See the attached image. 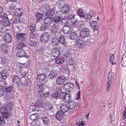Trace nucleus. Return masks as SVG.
<instances>
[{
  "instance_id": "f257e3e1",
  "label": "nucleus",
  "mask_w": 126,
  "mask_h": 126,
  "mask_svg": "<svg viewBox=\"0 0 126 126\" xmlns=\"http://www.w3.org/2000/svg\"><path fill=\"white\" fill-rule=\"evenodd\" d=\"M57 5L60 10L56 12V15L52 18L53 28L55 29L57 28L60 22L63 21L62 13L67 14L71 8V6L66 2L65 0H59L57 2Z\"/></svg>"
},
{
  "instance_id": "f03ea898",
  "label": "nucleus",
  "mask_w": 126,
  "mask_h": 126,
  "mask_svg": "<svg viewBox=\"0 0 126 126\" xmlns=\"http://www.w3.org/2000/svg\"><path fill=\"white\" fill-rule=\"evenodd\" d=\"M57 10L56 6L53 7L51 8L50 5H46L41 8V11L45 14V16L47 17L44 19L43 23L40 27V31H46L48 30L50 27V25L53 23V19L51 18L55 15V13Z\"/></svg>"
},
{
  "instance_id": "7ed1b4c3",
  "label": "nucleus",
  "mask_w": 126,
  "mask_h": 126,
  "mask_svg": "<svg viewBox=\"0 0 126 126\" xmlns=\"http://www.w3.org/2000/svg\"><path fill=\"white\" fill-rule=\"evenodd\" d=\"M11 110H12V103H8L6 106L0 108V114H1V116L3 119H6V120L8 119V117L11 115L10 113L8 112Z\"/></svg>"
},
{
  "instance_id": "20e7f679",
  "label": "nucleus",
  "mask_w": 126,
  "mask_h": 126,
  "mask_svg": "<svg viewBox=\"0 0 126 126\" xmlns=\"http://www.w3.org/2000/svg\"><path fill=\"white\" fill-rule=\"evenodd\" d=\"M59 99H61V101L66 103L68 101H70L71 99V94L65 92H62L59 94Z\"/></svg>"
},
{
  "instance_id": "39448f33",
  "label": "nucleus",
  "mask_w": 126,
  "mask_h": 126,
  "mask_svg": "<svg viewBox=\"0 0 126 126\" xmlns=\"http://www.w3.org/2000/svg\"><path fill=\"white\" fill-rule=\"evenodd\" d=\"M90 33H91L90 29L88 28H83L79 33L80 38L81 39H85V38L90 36Z\"/></svg>"
},
{
  "instance_id": "423d86ee",
  "label": "nucleus",
  "mask_w": 126,
  "mask_h": 126,
  "mask_svg": "<svg viewBox=\"0 0 126 126\" xmlns=\"http://www.w3.org/2000/svg\"><path fill=\"white\" fill-rule=\"evenodd\" d=\"M51 39V35L48 32H44L42 33L40 36V41L41 43L47 44L49 42V41Z\"/></svg>"
},
{
  "instance_id": "0eeeda50",
  "label": "nucleus",
  "mask_w": 126,
  "mask_h": 126,
  "mask_svg": "<svg viewBox=\"0 0 126 126\" xmlns=\"http://www.w3.org/2000/svg\"><path fill=\"white\" fill-rule=\"evenodd\" d=\"M74 87V85H73V83L68 82L64 85L63 86V88L65 92H68V93H70L71 92V90L73 89Z\"/></svg>"
},
{
  "instance_id": "6e6552de",
  "label": "nucleus",
  "mask_w": 126,
  "mask_h": 126,
  "mask_svg": "<svg viewBox=\"0 0 126 126\" xmlns=\"http://www.w3.org/2000/svg\"><path fill=\"white\" fill-rule=\"evenodd\" d=\"M16 55L18 58H26V59H29V55H28L26 51L22 48L18 49Z\"/></svg>"
},
{
  "instance_id": "1a4fd4ad",
  "label": "nucleus",
  "mask_w": 126,
  "mask_h": 126,
  "mask_svg": "<svg viewBox=\"0 0 126 126\" xmlns=\"http://www.w3.org/2000/svg\"><path fill=\"white\" fill-rule=\"evenodd\" d=\"M0 48L3 55H8L9 54V46L7 43H3L1 44Z\"/></svg>"
},
{
  "instance_id": "9d476101",
  "label": "nucleus",
  "mask_w": 126,
  "mask_h": 126,
  "mask_svg": "<svg viewBox=\"0 0 126 126\" xmlns=\"http://www.w3.org/2000/svg\"><path fill=\"white\" fill-rule=\"evenodd\" d=\"M44 103V99L42 98H40L34 104V107L32 108L33 112L37 111L39 108L43 107V104Z\"/></svg>"
},
{
  "instance_id": "9b49d317",
  "label": "nucleus",
  "mask_w": 126,
  "mask_h": 126,
  "mask_svg": "<svg viewBox=\"0 0 126 126\" xmlns=\"http://www.w3.org/2000/svg\"><path fill=\"white\" fill-rule=\"evenodd\" d=\"M113 79V76L111 73V71H109L108 76V82L107 83V91L109 92L111 90V85L112 84V80Z\"/></svg>"
},
{
  "instance_id": "f8f14e48",
  "label": "nucleus",
  "mask_w": 126,
  "mask_h": 126,
  "mask_svg": "<svg viewBox=\"0 0 126 126\" xmlns=\"http://www.w3.org/2000/svg\"><path fill=\"white\" fill-rule=\"evenodd\" d=\"M37 92H44L45 90L44 83L38 82L36 84Z\"/></svg>"
},
{
  "instance_id": "ddd939ff",
  "label": "nucleus",
  "mask_w": 126,
  "mask_h": 126,
  "mask_svg": "<svg viewBox=\"0 0 126 126\" xmlns=\"http://www.w3.org/2000/svg\"><path fill=\"white\" fill-rule=\"evenodd\" d=\"M58 76V71L56 70H51L48 75V78L50 80H53V79L56 78Z\"/></svg>"
},
{
  "instance_id": "4468645a",
  "label": "nucleus",
  "mask_w": 126,
  "mask_h": 126,
  "mask_svg": "<svg viewBox=\"0 0 126 126\" xmlns=\"http://www.w3.org/2000/svg\"><path fill=\"white\" fill-rule=\"evenodd\" d=\"M65 80H66V77L63 76L59 77L56 80V84L57 85H63Z\"/></svg>"
},
{
  "instance_id": "2eb2a0df",
  "label": "nucleus",
  "mask_w": 126,
  "mask_h": 126,
  "mask_svg": "<svg viewBox=\"0 0 126 126\" xmlns=\"http://www.w3.org/2000/svg\"><path fill=\"white\" fill-rule=\"evenodd\" d=\"M68 104L69 110H73L74 111L75 110V108H76V102L74 100H69L68 102H66Z\"/></svg>"
},
{
  "instance_id": "dca6fc26",
  "label": "nucleus",
  "mask_w": 126,
  "mask_h": 126,
  "mask_svg": "<svg viewBox=\"0 0 126 126\" xmlns=\"http://www.w3.org/2000/svg\"><path fill=\"white\" fill-rule=\"evenodd\" d=\"M61 55V50L58 48H54L52 51V56L54 58H59Z\"/></svg>"
},
{
  "instance_id": "f3484780",
  "label": "nucleus",
  "mask_w": 126,
  "mask_h": 126,
  "mask_svg": "<svg viewBox=\"0 0 126 126\" xmlns=\"http://www.w3.org/2000/svg\"><path fill=\"white\" fill-rule=\"evenodd\" d=\"M4 40L6 43H11L12 41V36L9 32H6L4 36Z\"/></svg>"
},
{
  "instance_id": "a211bd4d",
  "label": "nucleus",
  "mask_w": 126,
  "mask_h": 126,
  "mask_svg": "<svg viewBox=\"0 0 126 126\" xmlns=\"http://www.w3.org/2000/svg\"><path fill=\"white\" fill-rule=\"evenodd\" d=\"M26 35V33H18L16 34V37L18 40H20V41H22V42H24V41L26 40V38H25Z\"/></svg>"
},
{
  "instance_id": "6ab92c4d",
  "label": "nucleus",
  "mask_w": 126,
  "mask_h": 126,
  "mask_svg": "<svg viewBox=\"0 0 126 126\" xmlns=\"http://www.w3.org/2000/svg\"><path fill=\"white\" fill-rule=\"evenodd\" d=\"M72 30L70 29V26H67V25H65L63 28L64 33L67 34V35H69V33H71Z\"/></svg>"
},
{
  "instance_id": "aec40b11",
  "label": "nucleus",
  "mask_w": 126,
  "mask_h": 126,
  "mask_svg": "<svg viewBox=\"0 0 126 126\" xmlns=\"http://www.w3.org/2000/svg\"><path fill=\"white\" fill-rule=\"evenodd\" d=\"M64 115V113H63V111H60V110L58 111L55 115L56 119H57L58 121H62Z\"/></svg>"
},
{
  "instance_id": "412c9836",
  "label": "nucleus",
  "mask_w": 126,
  "mask_h": 126,
  "mask_svg": "<svg viewBox=\"0 0 126 126\" xmlns=\"http://www.w3.org/2000/svg\"><path fill=\"white\" fill-rule=\"evenodd\" d=\"M69 35H70V38L71 40H75L78 38V35H77L76 32L72 30L71 31V33H69Z\"/></svg>"
},
{
  "instance_id": "4be33fe9",
  "label": "nucleus",
  "mask_w": 126,
  "mask_h": 126,
  "mask_svg": "<svg viewBox=\"0 0 126 126\" xmlns=\"http://www.w3.org/2000/svg\"><path fill=\"white\" fill-rule=\"evenodd\" d=\"M46 77H47V74L45 73L40 74L37 75V79L39 80V82L42 83L43 81H45V79H46Z\"/></svg>"
},
{
  "instance_id": "5701e85b",
  "label": "nucleus",
  "mask_w": 126,
  "mask_h": 126,
  "mask_svg": "<svg viewBox=\"0 0 126 126\" xmlns=\"http://www.w3.org/2000/svg\"><path fill=\"white\" fill-rule=\"evenodd\" d=\"M60 109L61 110H60V111L63 112V113L64 114V113H66V112H67V111H68V110H69V108L67 104L62 105L61 106Z\"/></svg>"
},
{
  "instance_id": "b1692460",
  "label": "nucleus",
  "mask_w": 126,
  "mask_h": 126,
  "mask_svg": "<svg viewBox=\"0 0 126 126\" xmlns=\"http://www.w3.org/2000/svg\"><path fill=\"white\" fill-rule=\"evenodd\" d=\"M94 36L95 37L92 36L91 37H89V38H88L87 42L90 44H94V43H95L96 37H98V35L95 34H94Z\"/></svg>"
},
{
  "instance_id": "393cba45",
  "label": "nucleus",
  "mask_w": 126,
  "mask_h": 126,
  "mask_svg": "<svg viewBox=\"0 0 126 126\" xmlns=\"http://www.w3.org/2000/svg\"><path fill=\"white\" fill-rule=\"evenodd\" d=\"M45 107L47 110H48V111L54 109V105H53V104L48 101L45 102Z\"/></svg>"
},
{
  "instance_id": "a878e982",
  "label": "nucleus",
  "mask_w": 126,
  "mask_h": 126,
  "mask_svg": "<svg viewBox=\"0 0 126 126\" xmlns=\"http://www.w3.org/2000/svg\"><path fill=\"white\" fill-rule=\"evenodd\" d=\"M29 27L31 32L33 33L36 32L37 28H36V25L35 24H30L29 25Z\"/></svg>"
},
{
  "instance_id": "bb28decb",
  "label": "nucleus",
  "mask_w": 126,
  "mask_h": 126,
  "mask_svg": "<svg viewBox=\"0 0 126 126\" xmlns=\"http://www.w3.org/2000/svg\"><path fill=\"white\" fill-rule=\"evenodd\" d=\"M59 43H61V44H62L63 46H65V47H66V42H65V39H64V36L63 35H62L59 37Z\"/></svg>"
},
{
  "instance_id": "cd10ccee",
  "label": "nucleus",
  "mask_w": 126,
  "mask_h": 126,
  "mask_svg": "<svg viewBox=\"0 0 126 126\" xmlns=\"http://www.w3.org/2000/svg\"><path fill=\"white\" fill-rule=\"evenodd\" d=\"M85 45L84 43L81 40H78L77 41V47L79 48V49H83L85 47Z\"/></svg>"
},
{
  "instance_id": "c85d7f7f",
  "label": "nucleus",
  "mask_w": 126,
  "mask_h": 126,
  "mask_svg": "<svg viewBox=\"0 0 126 126\" xmlns=\"http://www.w3.org/2000/svg\"><path fill=\"white\" fill-rule=\"evenodd\" d=\"M29 45L31 47H36L37 46L36 38L30 39Z\"/></svg>"
},
{
  "instance_id": "c756f323",
  "label": "nucleus",
  "mask_w": 126,
  "mask_h": 126,
  "mask_svg": "<svg viewBox=\"0 0 126 126\" xmlns=\"http://www.w3.org/2000/svg\"><path fill=\"white\" fill-rule=\"evenodd\" d=\"M83 18L87 22H89V21L91 20V15H90V13L85 14L84 15H83Z\"/></svg>"
},
{
  "instance_id": "7c9ffc66",
  "label": "nucleus",
  "mask_w": 126,
  "mask_h": 126,
  "mask_svg": "<svg viewBox=\"0 0 126 126\" xmlns=\"http://www.w3.org/2000/svg\"><path fill=\"white\" fill-rule=\"evenodd\" d=\"M16 16L18 17H20L23 15V12L21 11V9L18 8L16 10V12L15 13Z\"/></svg>"
},
{
  "instance_id": "2f4dec72",
  "label": "nucleus",
  "mask_w": 126,
  "mask_h": 126,
  "mask_svg": "<svg viewBox=\"0 0 126 126\" xmlns=\"http://www.w3.org/2000/svg\"><path fill=\"white\" fill-rule=\"evenodd\" d=\"M31 120L33 121V122H39V120H38V115L36 114H32L30 117Z\"/></svg>"
},
{
  "instance_id": "473e14b6",
  "label": "nucleus",
  "mask_w": 126,
  "mask_h": 126,
  "mask_svg": "<svg viewBox=\"0 0 126 126\" xmlns=\"http://www.w3.org/2000/svg\"><path fill=\"white\" fill-rule=\"evenodd\" d=\"M51 43L54 45V46H59V44H60L59 39L57 37H55L52 39Z\"/></svg>"
},
{
  "instance_id": "72a5a7b5",
  "label": "nucleus",
  "mask_w": 126,
  "mask_h": 126,
  "mask_svg": "<svg viewBox=\"0 0 126 126\" xmlns=\"http://www.w3.org/2000/svg\"><path fill=\"white\" fill-rule=\"evenodd\" d=\"M121 64L123 67H126V57L125 55L122 56Z\"/></svg>"
},
{
  "instance_id": "f704fd0d",
  "label": "nucleus",
  "mask_w": 126,
  "mask_h": 126,
  "mask_svg": "<svg viewBox=\"0 0 126 126\" xmlns=\"http://www.w3.org/2000/svg\"><path fill=\"white\" fill-rule=\"evenodd\" d=\"M0 73L2 79H4V80L6 79V78L7 77V73H6V71H5V70H1Z\"/></svg>"
},
{
  "instance_id": "c9c22d12",
  "label": "nucleus",
  "mask_w": 126,
  "mask_h": 126,
  "mask_svg": "<svg viewBox=\"0 0 126 126\" xmlns=\"http://www.w3.org/2000/svg\"><path fill=\"white\" fill-rule=\"evenodd\" d=\"M37 52L38 54L42 55L45 52V48L43 46H39L37 47Z\"/></svg>"
},
{
  "instance_id": "e433bc0d",
  "label": "nucleus",
  "mask_w": 126,
  "mask_h": 126,
  "mask_svg": "<svg viewBox=\"0 0 126 126\" xmlns=\"http://www.w3.org/2000/svg\"><path fill=\"white\" fill-rule=\"evenodd\" d=\"M63 59L64 58L62 57H61V58L56 59V63H57V64H62V63H64V60Z\"/></svg>"
},
{
  "instance_id": "4c0bfd02",
  "label": "nucleus",
  "mask_w": 126,
  "mask_h": 126,
  "mask_svg": "<svg viewBox=\"0 0 126 126\" xmlns=\"http://www.w3.org/2000/svg\"><path fill=\"white\" fill-rule=\"evenodd\" d=\"M2 24L4 27H7V26H9V25H10V22L9 21V19L4 20L2 22Z\"/></svg>"
},
{
  "instance_id": "58836bf2",
  "label": "nucleus",
  "mask_w": 126,
  "mask_h": 126,
  "mask_svg": "<svg viewBox=\"0 0 126 126\" xmlns=\"http://www.w3.org/2000/svg\"><path fill=\"white\" fill-rule=\"evenodd\" d=\"M13 80L14 83H16L17 86H19V83H18V81H19V76H18V75H14Z\"/></svg>"
},
{
  "instance_id": "ea45409f",
  "label": "nucleus",
  "mask_w": 126,
  "mask_h": 126,
  "mask_svg": "<svg viewBox=\"0 0 126 126\" xmlns=\"http://www.w3.org/2000/svg\"><path fill=\"white\" fill-rule=\"evenodd\" d=\"M83 26H84V23H83L82 21L78 20L77 28L78 29H81L82 28H83Z\"/></svg>"
},
{
  "instance_id": "a19ab883",
  "label": "nucleus",
  "mask_w": 126,
  "mask_h": 126,
  "mask_svg": "<svg viewBox=\"0 0 126 126\" xmlns=\"http://www.w3.org/2000/svg\"><path fill=\"white\" fill-rule=\"evenodd\" d=\"M115 61V55L114 54H111L110 56V62L111 64H117V62H114Z\"/></svg>"
},
{
  "instance_id": "79ce46f5",
  "label": "nucleus",
  "mask_w": 126,
  "mask_h": 126,
  "mask_svg": "<svg viewBox=\"0 0 126 126\" xmlns=\"http://www.w3.org/2000/svg\"><path fill=\"white\" fill-rule=\"evenodd\" d=\"M36 21H39V20H41V19H42V18H43V14L40 13H37L36 14Z\"/></svg>"
},
{
  "instance_id": "37998d69",
  "label": "nucleus",
  "mask_w": 126,
  "mask_h": 126,
  "mask_svg": "<svg viewBox=\"0 0 126 126\" xmlns=\"http://www.w3.org/2000/svg\"><path fill=\"white\" fill-rule=\"evenodd\" d=\"M42 122L45 126H48V124L50 123V119H49V118L46 117L42 118Z\"/></svg>"
},
{
  "instance_id": "c03bdc74",
  "label": "nucleus",
  "mask_w": 126,
  "mask_h": 126,
  "mask_svg": "<svg viewBox=\"0 0 126 126\" xmlns=\"http://www.w3.org/2000/svg\"><path fill=\"white\" fill-rule=\"evenodd\" d=\"M78 14L80 17H82L83 18V15L85 14H84V11H83V10L79 9L78 10Z\"/></svg>"
},
{
  "instance_id": "a18cd8bd",
  "label": "nucleus",
  "mask_w": 126,
  "mask_h": 126,
  "mask_svg": "<svg viewBox=\"0 0 126 126\" xmlns=\"http://www.w3.org/2000/svg\"><path fill=\"white\" fill-rule=\"evenodd\" d=\"M7 86V83L5 81H1L0 80V87H3L4 88H5Z\"/></svg>"
},
{
  "instance_id": "49530a36",
  "label": "nucleus",
  "mask_w": 126,
  "mask_h": 126,
  "mask_svg": "<svg viewBox=\"0 0 126 126\" xmlns=\"http://www.w3.org/2000/svg\"><path fill=\"white\" fill-rule=\"evenodd\" d=\"M0 18L5 20L6 19H9L8 17H7V15L6 14H4V12H3L2 14H0Z\"/></svg>"
},
{
  "instance_id": "de8ad7c7",
  "label": "nucleus",
  "mask_w": 126,
  "mask_h": 126,
  "mask_svg": "<svg viewBox=\"0 0 126 126\" xmlns=\"http://www.w3.org/2000/svg\"><path fill=\"white\" fill-rule=\"evenodd\" d=\"M70 57V53L68 51H65L64 54L63 55V59H67V58H69Z\"/></svg>"
},
{
  "instance_id": "09e8293b",
  "label": "nucleus",
  "mask_w": 126,
  "mask_h": 126,
  "mask_svg": "<svg viewBox=\"0 0 126 126\" xmlns=\"http://www.w3.org/2000/svg\"><path fill=\"white\" fill-rule=\"evenodd\" d=\"M5 90L7 93L12 92V91L13 90V87L12 86H9L5 89Z\"/></svg>"
},
{
  "instance_id": "8fccbe9b",
  "label": "nucleus",
  "mask_w": 126,
  "mask_h": 126,
  "mask_svg": "<svg viewBox=\"0 0 126 126\" xmlns=\"http://www.w3.org/2000/svg\"><path fill=\"white\" fill-rule=\"evenodd\" d=\"M15 7H16L15 4L12 3L9 7V10L10 11H13L15 9Z\"/></svg>"
},
{
  "instance_id": "3c124183",
  "label": "nucleus",
  "mask_w": 126,
  "mask_h": 126,
  "mask_svg": "<svg viewBox=\"0 0 126 126\" xmlns=\"http://www.w3.org/2000/svg\"><path fill=\"white\" fill-rule=\"evenodd\" d=\"M52 98H57V99H59L60 97V93L58 92L54 93V94L52 95Z\"/></svg>"
},
{
  "instance_id": "603ef678",
  "label": "nucleus",
  "mask_w": 126,
  "mask_h": 126,
  "mask_svg": "<svg viewBox=\"0 0 126 126\" xmlns=\"http://www.w3.org/2000/svg\"><path fill=\"white\" fill-rule=\"evenodd\" d=\"M5 125V120L3 117H0V126H4Z\"/></svg>"
},
{
  "instance_id": "864d4df0",
  "label": "nucleus",
  "mask_w": 126,
  "mask_h": 126,
  "mask_svg": "<svg viewBox=\"0 0 126 126\" xmlns=\"http://www.w3.org/2000/svg\"><path fill=\"white\" fill-rule=\"evenodd\" d=\"M74 17H75V14L72 13L68 15L67 18L68 20H72V19H74Z\"/></svg>"
},
{
  "instance_id": "5fc2aeb1",
  "label": "nucleus",
  "mask_w": 126,
  "mask_h": 126,
  "mask_svg": "<svg viewBox=\"0 0 126 126\" xmlns=\"http://www.w3.org/2000/svg\"><path fill=\"white\" fill-rule=\"evenodd\" d=\"M25 47V44L23 43V41L20 42V43L17 45L18 49H22L21 48H24Z\"/></svg>"
},
{
  "instance_id": "6e6d98bb",
  "label": "nucleus",
  "mask_w": 126,
  "mask_h": 126,
  "mask_svg": "<svg viewBox=\"0 0 126 126\" xmlns=\"http://www.w3.org/2000/svg\"><path fill=\"white\" fill-rule=\"evenodd\" d=\"M56 92L58 93H62L63 92V90L62 89V87H56Z\"/></svg>"
},
{
  "instance_id": "4d7b16f0",
  "label": "nucleus",
  "mask_w": 126,
  "mask_h": 126,
  "mask_svg": "<svg viewBox=\"0 0 126 126\" xmlns=\"http://www.w3.org/2000/svg\"><path fill=\"white\" fill-rule=\"evenodd\" d=\"M78 20H75V21L72 22L71 25L74 28H77Z\"/></svg>"
},
{
  "instance_id": "13d9d810",
  "label": "nucleus",
  "mask_w": 126,
  "mask_h": 126,
  "mask_svg": "<svg viewBox=\"0 0 126 126\" xmlns=\"http://www.w3.org/2000/svg\"><path fill=\"white\" fill-rule=\"evenodd\" d=\"M90 25L91 28L93 27L94 26H95L96 25H98V24L97 23L96 21H92L90 22Z\"/></svg>"
},
{
  "instance_id": "bf43d9fd",
  "label": "nucleus",
  "mask_w": 126,
  "mask_h": 126,
  "mask_svg": "<svg viewBox=\"0 0 126 126\" xmlns=\"http://www.w3.org/2000/svg\"><path fill=\"white\" fill-rule=\"evenodd\" d=\"M94 32H95L98 30L99 29V26H98V25H95V26H94L93 27H92Z\"/></svg>"
},
{
  "instance_id": "052dcab7",
  "label": "nucleus",
  "mask_w": 126,
  "mask_h": 126,
  "mask_svg": "<svg viewBox=\"0 0 126 126\" xmlns=\"http://www.w3.org/2000/svg\"><path fill=\"white\" fill-rule=\"evenodd\" d=\"M122 116H123V119L126 120V107L124 108V111L123 112Z\"/></svg>"
},
{
  "instance_id": "680f3d73",
  "label": "nucleus",
  "mask_w": 126,
  "mask_h": 126,
  "mask_svg": "<svg viewBox=\"0 0 126 126\" xmlns=\"http://www.w3.org/2000/svg\"><path fill=\"white\" fill-rule=\"evenodd\" d=\"M7 33V32H4V31L2 30L0 32V36L1 38H4V36H5V34Z\"/></svg>"
},
{
  "instance_id": "e2e57ef3",
  "label": "nucleus",
  "mask_w": 126,
  "mask_h": 126,
  "mask_svg": "<svg viewBox=\"0 0 126 126\" xmlns=\"http://www.w3.org/2000/svg\"><path fill=\"white\" fill-rule=\"evenodd\" d=\"M37 95L41 98H44V93L43 92H37Z\"/></svg>"
},
{
  "instance_id": "0e129e2a",
  "label": "nucleus",
  "mask_w": 126,
  "mask_h": 126,
  "mask_svg": "<svg viewBox=\"0 0 126 126\" xmlns=\"http://www.w3.org/2000/svg\"><path fill=\"white\" fill-rule=\"evenodd\" d=\"M80 93H81V91H79L78 93H77V96H76V100H79L80 99Z\"/></svg>"
},
{
  "instance_id": "69168bd1",
  "label": "nucleus",
  "mask_w": 126,
  "mask_h": 126,
  "mask_svg": "<svg viewBox=\"0 0 126 126\" xmlns=\"http://www.w3.org/2000/svg\"><path fill=\"white\" fill-rule=\"evenodd\" d=\"M29 37H30V39H35V38H34V35L33 32H31L29 33Z\"/></svg>"
},
{
  "instance_id": "338daca9",
  "label": "nucleus",
  "mask_w": 126,
  "mask_h": 126,
  "mask_svg": "<svg viewBox=\"0 0 126 126\" xmlns=\"http://www.w3.org/2000/svg\"><path fill=\"white\" fill-rule=\"evenodd\" d=\"M17 23H19L18 19L17 18H15L13 20V24H17Z\"/></svg>"
},
{
  "instance_id": "774afa93",
  "label": "nucleus",
  "mask_w": 126,
  "mask_h": 126,
  "mask_svg": "<svg viewBox=\"0 0 126 126\" xmlns=\"http://www.w3.org/2000/svg\"><path fill=\"white\" fill-rule=\"evenodd\" d=\"M77 125L78 126H85V123H84V121H81L79 124H77Z\"/></svg>"
}]
</instances>
